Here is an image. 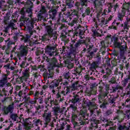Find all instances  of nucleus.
I'll list each match as a JSON object with an SVG mask.
<instances>
[{"mask_svg": "<svg viewBox=\"0 0 130 130\" xmlns=\"http://www.w3.org/2000/svg\"><path fill=\"white\" fill-rule=\"evenodd\" d=\"M84 44L85 47H84L82 51L83 52H86L87 50V52H90L94 45L89 41L88 43H86L85 40L74 39L71 40V42L70 45L69 52L68 53V57L70 60L73 61L75 57H76V54L78 53L79 49L83 46Z\"/></svg>", "mask_w": 130, "mask_h": 130, "instance_id": "1", "label": "nucleus"}, {"mask_svg": "<svg viewBox=\"0 0 130 130\" xmlns=\"http://www.w3.org/2000/svg\"><path fill=\"white\" fill-rule=\"evenodd\" d=\"M61 86L63 87L65 91H67L66 94H70L73 91H75L78 89V87H80L81 85L79 84V81H76L73 83L72 85L69 84L68 81L63 82L60 79L54 80L49 85V89L52 90L53 94H55V91L57 89H61Z\"/></svg>", "mask_w": 130, "mask_h": 130, "instance_id": "2", "label": "nucleus"}, {"mask_svg": "<svg viewBox=\"0 0 130 130\" xmlns=\"http://www.w3.org/2000/svg\"><path fill=\"white\" fill-rule=\"evenodd\" d=\"M78 105L76 104H71L70 107L72 110V121H79L80 125H84L86 124V120H87V118L86 117L87 115V112L85 111H83L82 110H80L79 114L78 116L75 113V111H76L78 109Z\"/></svg>", "mask_w": 130, "mask_h": 130, "instance_id": "3", "label": "nucleus"}, {"mask_svg": "<svg viewBox=\"0 0 130 130\" xmlns=\"http://www.w3.org/2000/svg\"><path fill=\"white\" fill-rule=\"evenodd\" d=\"M111 56L114 59V60L116 62H120V61H124L125 59V56H124V53H120L116 50H114L112 53H111Z\"/></svg>", "mask_w": 130, "mask_h": 130, "instance_id": "4", "label": "nucleus"}, {"mask_svg": "<svg viewBox=\"0 0 130 130\" xmlns=\"http://www.w3.org/2000/svg\"><path fill=\"white\" fill-rule=\"evenodd\" d=\"M44 60H46L47 62H49L48 69L49 70H54L55 68H58V62H57V59L56 58H48V57H44Z\"/></svg>", "mask_w": 130, "mask_h": 130, "instance_id": "5", "label": "nucleus"}, {"mask_svg": "<svg viewBox=\"0 0 130 130\" xmlns=\"http://www.w3.org/2000/svg\"><path fill=\"white\" fill-rule=\"evenodd\" d=\"M25 7L23 8L25 12L30 15L28 16L31 18L32 17V12L33 9V3L32 2H35V0H26Z\"/></svg>", "mask_w": 130, "mask_h": 130, "instance_id": "6", "label": "nucleus"}, {"mask_svg": "<svg viewBox=\"0 0 130 130\" xmlns=\"http://www.w3.org/2000/svg\"><path fill=\"white\" fill-rule=\"evenodd\" d=\"M53 36V26L52 25H46L45 26V34L42 37L43 41L45 40V37H49L51 38Z\"/></svg>", "mask_w": 130, "mask_h": 130, "instance_id": "7", "label": "nucleus"}, {"mask_svg": "<svg viewBox=\"0 0 130 130\" xmlns=\"http://www.w3.org/2000/svg\"><path fill=\"white\" fill-rule=\"evenodd\" d=\"M57 11H58V7H52L51 9L48 11V14L47 17L46 19H50L51 20H55L56 17V14H57Z\"/></svg>", "mask_w": 130, "mask_h": 130, "instance_id": "8", "label": "nucleus"}, {"mask_svg": "<svg viewBox=\"0 0 130 130\" xmlns=\"http://www.w3.org/2000/svg\"><path fill=\"white\" fill-rule=\"evenodd\" d=\"M51 111H49L48 108L44 111V114H43V117L45 121V125H48L49 123L51 121Z\"/></svg>", "mask_w": 130, "mask_h": 130, "instance_id": "9", "label": "nucleus"}, {"mask_svg": "<svg viewBox=\"0 0 130 130\" xmlns=\"http://www.w3.org/2000/svg\"><path fill=\"white\" fill-rule=\"evenodd\" d=\"M20 122L23 123V125L25 127L26 129L29 130L31 129L33 127V123L31 121H29V119L25 118L24 119V117H19Z\"/></svg>", "mask_w": 130, "mask_h": 130, "instance_id": "10", "label": "nucleus"}, {"mask_svg": "<svg viewBox=\"0 0 130 130\" xmlns=\"http://www.w3.org/2000/svg\"><path fill=\"white\" fill-rule=\"evenodd\" d=\"M109 85L107 84L106 85V91H103L102 89H100L99 90L100 93L99 95L97 96L98 99L99 100H102V99H105L106 97H108V94H109Z\"/></svg>", "mask_w": 130, "mask_h": 130, "instance_id": "11", "label": "nucleus"}, {"mask_svg": "<svg viewBox=\"0 0 130 130\" xmlns=\"http://www.w3.org/2000/svg\"><path fill=\"white\" fill-rule=\"evenodd\" d=\"M90 116L93 117V118H98V119H100L102 121H105V119L104 118H102L101 111L95 109L90 110Z\"/></svg>", "mask_w": 130, "mask_h": 130, "instance_id": "12", "label": "nucleus"}, {"mask_svg": "<svg viewBox=\"0 0 130 130\" xmlns=\"http://www.w3.org/2000/svg\"><path fill=\"white\" fill-rule=\"evenodd\" d=\"M28 46H24L21 45L20 47L19 53L17 54L19 59H21V57L23 56H26L28 54Z\"/></svg>", "mask_w": 130, "mask_h": 130, "instance_id": "13", "label": "nucleus"}, {"mask_svg": "<svg viewBox=\"0 0 130 130\" xmlns=\"http://www.w3.org/2000/svg\"><path fill=\"white\" fill-rule=\"evenodd\" d=\"M59 101H57L52 99L51 98V95H48V98H45V103L47 106H49V107H52V106H54V105H57Z\"/></svg>", "mask_w": 130, "mask_h": 130, "instance_id": "14", "label": "nucleus"}, {"mask_svg": "<svg viewBox=\"0 0 130 130\" xmlns=\"http://www.w3.org/2000/svg\"><path fill=\"white\" fill-rule=\"evenodd\" d=\"M23 99L24 100L25 105L26 106L29 105L32 106V105H36L37 104V101H36V98L34 99H31L28 95H24Z\"/></svg>", "mask_w": 130, "mask_h": 130, "instance_id": "15", "label": "nucleus"}, {"mask_svg": "<svg viewBox=\"0 0 130 130\" xmlns=\"http://www.w3.org/2000/svg\"><path fill=\"white\" fill-rule=\"evenodd\" d=\"M127 11H128V6H126V5H124L121 12H119L117 14L118 21H123V18L125 17V13H126Z\"/></svg>", "mask_w": 130, "mask_h": 130, "instance_id": "16", "label": "nucleus"}, {"mask_svg": "<svg viewBox=\"0 0 130 130\" xmlns=\"http://www.w3.org/2000/svg\"><path fill=\"white\" fill-rule=\"evenodd\" d=\"M15 107H14V104L8 105V106H4L2 108V111L3 112L4 115H8L9 113L12 114L14 112V109Z\"/></svg>", "mask_w": 130, "mask_h": 130, "instance_id": "17", "label": "nucleus"}, {"mask_svg": "<svg viewBox=\"0 0 130 130\" xmlns=\"http://www.w3.org/2000/svg\"><path fill=\"white\" fill-rule=\"evenodd\" d=\"M93 2L94 5V8L100 12L102 11L103 10V3H105V0H91Z\"/></svg>", "mask_w": 130, "mask_h": 130, "instance_id": "18", "label": "nucleus"}, {"mask_svg": "<svg viewBox=\"0 0 130 130\" xmlns=\"http://www.w3.org/2000/svg\"><path fill=\"white\" fill-rule=\"evenodd\" d=\"M81 2H76L75 4V7L78 12H81L83 13L84 11V6L86 5V2L87 0H81Z\"/></svg>", "mask_w": 130, "mask_h": 130, "instance_id": "19", "label": "nucleus"}, {"mask_svg": "<svg viewBox=\"0 0 130 130\" xmlns=\"http://www.w3.org/2000/svg\"><path fill=\"white\" fill-rule=\"evenodd\" d=\"M66 93H67V90H63L61 92H58L56 94V99H55V100H56L57 101H59L58 102V104L60 103V102H62V101L64 100V99H63V96H66L68 94Z\"/></svg>", "mask_w": 130, "mask_h": 130, "instance_id": "20", "label": "nucleus"}, {"mask_svg": "<svg viewBox=\"0 0 130 130\" xmlns=\"http://www.w3.org/2000/svg\"><path fill=\"white\" fill-rule=\"evenodd\" d=\"M75 32L76 34H78L79 38H80L79 39H83L82 36L84 35V33H85V28L82 25H79L75 29Z\"/></svg>", "mask_w": 130, "mask_h": 130, "instance_id": "21", "label": "nucleus"}, {"mask_svg": "<svg viewBox=\"0 0 130 130\" xmlns=\"http://www.w3.org/2000/svg\"><path fill=\"white\" fill-rule=\"evenodd\" d=\"M79 15V11L77 10L74 9L73 10L71 14V12H69L68 14L66 16V19H65L66 21H71L73 19V16H76L78 17Z\"/></svg>", "mask_w": 130, "mask_h": 130, "instance_id": "22", "label": "nucleus"}, {"mask_svg": "<svg viewBox=\"0 0 130 130\" xmlns=\"http://www.w3.org/2000/svg\"><path fill=\"white\" fill-rule=\"evenodd\" d=\"M66 5L63 6V11H67V9H72L74 8V1L73 0H66Z\"/></svg>", "mask_w": 130, "mask_h": 130, "instance_id": "23", "label": "nucleus"}, {"mask_svg": "<svg viewBox=\"0 0 130 130\" xmlns=\"http://www.w3.org/2000/svg\"><path fill=\"white\" fill-rule=\"evenodd\" d=\"M55 50V47L54 46H47L45 52L50 55V56H52L53 54H54V51L53 50Z\"/></svg>", "mask_w": 130, "mask_h": 130, "instance_id": "24", "label": "nucleus"}, {"mask_svg": "<svg viewBox=\"0 0 130 130\" xmlns=\"http://www.w3.org/2000/svg\"><path fill=\"white\" fill-rule=\"evenodd\" d=\"M71 103L73 104H78L81 102V99L80 96L78 94H74L72 96V99L71 100Z\"/></svg>", "mask_w": 130, "mask_h": 130, "instance_id": "25", "label": "nucleus"}, {"mask_svg": "<svg viewBox=\"0 0 130 130\" xmlns=\"http://www.w3.org/2000/svg\"><path fill=\"white\" fill-rule=\"evenodd\" d=\"M53 70V69H49V68H48L49 73L48 72H47V71H46L43 73V76L45 78V79H49V78H52V77L53 76V73L50 71Z\"/></svg>", "mask_w": 130, "mask_h": 130, "instance_id": "26", "label": "nucleus"}, {"mask_svg": "<svg viewBox=\"0 0 130 130\" xmlns=\"http://www.w3.org/2000/svg\"><path fill=\"white\" fill-rule=\"evenodd\" d=\"M99 100V103H100V104H101L100 105V108H102V109H105V108H106L107 106L108 105V103H107V102H106V101L105 100V99H102V100Z\"/></svg>", "mask_w": 130, "mask_h": 130, "instance_id": "27", "label": "nucleus"}, {"mask_svg": "<svg viewBox=\"0 0 130 130\" xmlns=\"http://www.w3.org/2000/svg\"><path fill=\"white\" fill-rule=\"evenodd\" d=\"M119 24H120V23L116 22V19H115L112 23V25L108 27V30H111V29H113V30H117V26H118Z\"/></svg>", "mask_w": 130, "mask_h": 130, "instance_id": "28", "label": "nucleus"}, {"mask_svg": "<svg viewBox=\"0 0 130 130\" xmlns=\"http://www.w3.org/2000/svg\"><path fill=\"white\" fill-rule=\"evenodd\" d=\"M54 107L52 108L55 115H57L58 113H60V106L59 104L57 103V105H54Z\"/></svg>", "mask_w": 130, "mask_h": 130, "instance_id": "29", "label": "nucleus"}, {"mask_svg": "<svg viewBox=\"0 0 130 130\" xmlns=\"http://www.w3.org/2000/svg\"><path fill=\"white\" fill-rule=\"evenodd\" d=\"M8 83V75L4 74L2 76V78L0 80V84L2 86H5Z\"/></svg>", "mask_w": 130, "mask_h": 130, "instance_id": "30", "label": "nucleus"}, {"mask_svg": "<svg viewBox=\"0 0 130 130\" xmlns=\"http://www.w3.org/2000/svg\"><path fill=\"white\" fill-rule=\"evenodd\" d=\"M33 124L35 125L36 126H38L37 128L36 129V130H40V127L38 126L41 124V125H42V121L41 120L38 119L34 120L33 121Z\"/></svg>", "mask_w": 130, "mask_h": 130, "instance_id": "31", "label": "nucleus"}, {"mask_svg": "<svg viewBox=\"0 0 130 130\" xmlns=\"http://www.w3.org/2000/svg\"><path fill=\"white\" fill-rule=\"evenodd\" d=\"M99 30V27H98V24L97 23H95L94 26L92 27V32L93 33L95 36H98L99 35V33L97 31Z\"/></svg>", "mask_w": 130, "mask_h": 130, "instance_id": "32", "label": "nucleus"}, {"mask_svg": "<svg viewBox=\"0 0 130 130\" xmlns=\"http://www.w3.org/2000/svg\"><path fill=\"white\" fill-rule=\"evenodd\" d=\"M99 123H100L99 120H96V119H91V125L92 127H98Z\"/></svg>", "mask_w": 130, "mask_h": 130, "instance_id": "33", "label": "nucleus"}, {"mask_svg": "<svg viewBox=\"0 0 130 130\" xmlns=\"http://www.w3.org/2000/svg\"><path fill=\"white\" fill-rule=\"evenodd\" d=\"M129 23H130V18L127 17L126 18V20L124 23V30H128L129 27Z\"/></svg>", "mask_w": 130, "mask_h": 130, "instance_id": "34", "label": "nucleus"}, {"mask_svg": "<svg viewBox=\"0 0 130 130\" xmlns=\"http://www.w3.org/2000/svg\"><path fill=\"white\" fill-rule=\"evenodd\" d=\"M65 64L68 69H71L74 68V63H72L70 60H66L65 61Z\"/></svg>", "mask_w": 130, "mask_h": 130, "instance_id": "35", "label": "nucleus"}, {"mask_svg": "<svg viewBox=\"0 0 130 130\" xmlns=\"http://www.w3.org/2000/svg\"><path fill=\"white\" fill-rule=\"evenodd\" d=\"M116 100V97L114 96H110V98L108 99V101L110 104H115V101Z\"/></svg>", "mask_w": 130, "mask_h": 130, "instance_id": "36", "label": "nucleus"}, {"mask_svg": "<svg viewBox=\"0 0 130 130\" xmlns=\"http://www.w3.org/2000/svg\"><path fill=\"white\" fill-rule=\"evenodd\" d=\"M114 46L115 48H120V46H121V43L117 42V39H116L114 40Z\"/></svg>", "mask_w": 130, "mask_h": 130, "instance_id": "37", "label": "nucleus"}, {"mask_svg": "<svg viewBox=\"0 0 130 130\" xmlns=\"http://www.w3.org/2000/svg\"><path fill=\"white\" fill-rule=\"evenodd\" d=\"M35 108L37 111V112H39V111H40V109H41V108H43V107H44V106H43V105L41 106L40 105L37 104V105H34Z\"/></svg>", "mask_w": 130, "mask_h": 130, "instance_id": "38", "label": "nucleus"}, {"mask_svg": "<svg viewBox=\"0 0 130 130\" xmlns=\"http://www.w3.org/2000/svg\"><path fill=\"white\" fill-rule=\"evenodd\" d=\"M129 128L128 127L126 126L125 125H121L120 124L118 127L117 129L118 130H127Z\"/></svg>", "mask_w": 130, "mask_h": 130, "instance_id": "39", "label": "nucleus"}, {"mask_svg": "<svg viewBox=\"0 0 130 130\" xmlns=\"http://www.w3.org/2000/svg\"><path fill=\"white\" fill-rule=\"evenodd\" d=\"M112 88L113 89V92H117V91H119V90H121L122 89V87L118 85H117L114 87H112Z\"/></svg>", "mask_w": 130, "mask_h": 130, "instance_id": "40", "label": "nucleus"}, {"mask_svg": "<svg viewBox=\"0 0 130 130\" xmlns=\"http://www.w3.org/2000/svg\"><path fill=\"white\" fill-rule=\"evenodd\" d=\"M23 40H24V43H29L30 42V36L26 35L25 37H23Z\"/></svg>", "mask_w": 130, "mask_h": 130, "instance_id": "41", "label": "nucleus"}, {"mask_svg": "<svg viewBox=\"0 0 130 130\" xmlns=\"http://www.w3.org/2000/svg\"><path fill=\"white\" fill-rule=\"evenodd\" d=\"M94 52H97V49H95L93 51L88 52L87 57H89L90 59H92V58H93V54H94Z\"/></svg>", "mask_w": 130, "mask_h": 130, "instance_id": "42", "label": "nucleus"}, {"mask_svg": "<svg viewBox=\"0 0 130 130\" xmlns=\"http://www.w3.org/2000/svg\"><path fill=\"white\" fill-rule=\"evenodd\" d=\"M50 2L51 4V5H53L54 6L52 7H59L58 6H56V5H58V4H60V2H57V0H50Z\"/></svg>", "mask_w": 130, "mask_h": 130, "instance_id": "43", "label": "nucleus"}, {"mask_svg": "<svg viewBox=\"0 0 130 130\" xmlns=\"http://www.w3.org/2000/svg\"><path fill=\"white\" fill-rule=\"evenodd\" d=\"M128 82H129V80L128 78H124V80L122 81V85L123 87H126Z\"/></svg>", "mask_w": 130, "mask_h": 130, "instance_id": "44", "label": "nucleus"}, {"mask_svg": "<svg viewBox=\"0 0 130 130\" xmlns=\"http://www.w3.org/2000/svg\"><path fill=\"white\" fill-rule=\"evenodd\" d=\"M97 62L96 61L93 62L90 64V70H96V68H97Z\"/></svg>", "mask_w": 130, "mask_h": 130, "instance_id": "45", "label": "nucleus"}, {"mask_svg": "<svg viewBox=\"0 0 130 130\" xmlns=\"http://www.w3.org/2000/svg\"><path fill=\"white\" fill-rule=\"evenodd\" d=\"M99 22H101V25H104L105 26H106V24H108V21L105 20L104 18H102V19H99Z\"/></svg>", "mask_w": 130, "mask_h": 130, "instance_id": "46", "label": "nucleus"}, {"mask_svg": "<svg viewBox=\"0 0 130 130\" xmlns=\"http://www.w3.org/2000/svg\"><path fill=\"white\" fill-rule=\"evenodd\" d=\"M17 84H22L24 82V78L22 77H18L16 79Z\"/></svg>", "mask_w": 130, "mask_h": 130, "instance_id": "47", "label": "nucleus"}, {"mask_svg": "<svg viewBox=\"0 0 130 130\" xmlns=\"http://www.w3.org/2000/svg\"><path fill=\"white\" fill-rule=\"evenodd\" d=\"M78 21V18H74V19L71 21V22L69 23L70 26H71L72 27H73V26H74L75 24H77Z\"/></svg>", "mask_w": 130, "mask_h": 130, "instance_id": "48", "label": "nucleus"}, {"mask_svg": "<svg viewBox=\"0 0 130 130\" xmlns=\"http://www.w3.org/2000/svg\"><path fill=\"white\" fill-rule=\"evenodd\" d=\"M17 117H18V115L16 114L11 113L10 115V118L14 121H17Z\"/></svg>", "mask_w": 130, "mask_h": 130, "instance_id": "49", "label": "nucleus"}, {"mask_svg": "<svg viewBox=\"0 0 130 130\" xmlns=\"http://www.w3.org/2000/svg\"><path fill=\"white\" fill-rule=\"evenodd\" d=\"M36 101L39 102V104H43L44 103V101H43V98L42 97L40 98H36Z\"/></svg>", "mask_w": 130, "mask_h": 130, "instance_id": "50", "label": "nucleus"}, {"mask_svg": "<svg viewBox=\"0 0 130 130\" xmlns=\"http://www.w3.org/2000/svg\"><path fill=\"white\" fill-rule=\"evenodd\" d=\"M109 83L112 84H116V78L114 77H112L109 80Z\"/></svg>", "mask_w": 130, "mask_h": 130, "instance_id": "51", "label": "nucleus"}, {"mask_svg": "<svg viewBox=\"0 0 130 130\" xmlns=\"http://www.w3.org/2000/svg\"><path fill=\"white\" fill-rule=\"evenodd\" d=\"M70 72H68L63 74V78L66 80H69L70 79Z\"/></svg>", "mask_w": 130, "mask_h": 130, "instance_id": "52", "label": "nucleus"}, {"mask_svg": "<svg viewBox=\"0 0 130 130\" xmlns=\"http://www.w3.org/2000/svg\"><path fill=\"white\" fill-rule=\"evenodd\" d=\"M126 96L128 97L126 100V102H129L130 101V88H128V90H127L126 92Z\"/></svg>", "mask_w": 130, "mask_h": 130, "instance_id": "53", "label": "nucleus"}, {"mask_svg": "<svg viewBox=\"0 0 130 130\" xmlns=\"http://www.w3.org/2000/svg\"><path fill=\"white\" fill-rule=\"evenodd\" d=\"M120 49V53H124L125 51V45H121L120 47L119 48Z\"/></svg>", "mask_w": 130, "mask_h": 130, "instance_id": "54", "label": "nucleus"}, {"mask_svg": "<svg viewBox=\"0 0 130 130\" xmlns=\"http://www.w3.org/2000/svg\"><path fill=\"white\" fill-rule=\"evenodd\" d=\"M8 27H9V28H11L12 30H14V29H15V23L13 22H10L8 24Z\"/></svg>", "mask_w": 130, "mask_h": 130, "instance_id": "55", "label": "nucleus"}, {"mask_svg": "<svg viewBox=\"0 0 130 130\" xmlns=\"http://www.w3.org/2000/svg\"><path fill=\"white\" fill-rule=\"evenodd\" d=\"M39 70L41 71V72H47V70H46V69L44 68V67L42 65H40L39 66Z\"/></svg>", "mask_w": 130, "mask_h": 130, "instance_id": "56", "label": "nucleus"}, {"mask_svg": "<svg viewBox=\"0 0 130 130\" xmlns=\"http://www.w3.org/2000/svg\"><path fill=\"white\" fill-rule=\"evenodd\" d=\"M20 13L21 14V18L22 19H25V14H26V11L23 9L20 11Z\"/></svg>", "mask_w": 130, "mask_h": 130, "instance_id": "57", "label": "nucleus"}, {"mask_svg": "<svg viewBox=\"0 0 130 130\" xmlns=\"http://www.w3.org/2000/svg\"><path fill=\"white\" fill-rule=\"evenodd\" d=\"M74 75L75 77L76 78V79H77V80H78V79H79V78H80V76H81V72H76L74 73Z\"/></svg>", "mask_w": 130, "mask_h": 130, "instance_id": "58", "label": "nucleus"}, {"mask_svg": "<svg viewBox=\"0 0 130 130\" xmlns=\"http://www.w3.org/2000/svg\"><path fill=\"white\" fill-rule=\"evenodd\" d=\"M40 13H42V14H46V9H45V7L43 6L41 8V9L40 11Z\"/></svg>", "mask_w": 130, "mask_h": 130, "instance_id": "59", "label": "nucleus"}, {"mask_svg": "<svg viewBox=\"0 0 130 130\" xmlns=\"http://www.w3.org/2000/svg\"><path fill=\"white\" fill-rule=\"evenodd\" d=\"M113 112L111 110H108L106 112V115L107 116H109V115H111L112 114Z\"/></svg>", "mask_w": 130, "mask_h": 130, "instance_id": "60", "label": "nucleus"}, {"mask_svg": "<svg viewBox=\"0 0 130 130\" xmlns=\"http://www.w3.org/2000/svg\"><path fill=\"white\" fill-rule=\"evenodd\" d=\"M64 128V123H62L60 124V127H58L57 130H63Z\"/></svg>", "mask_w": 130, "mask_h": 130, "instance_id": "61", "label": "nucleus"}, {"mask_svg": "<svg viewBox=\"0 0 130 130\" xmlns=\"http://www.w3.org/2000/svg\"><path fill=\"white\" fill-rule=\"evenodd\" d=\"M34 98H39V91H36L35 93H34Z\"/></svg>", "mask_w": 130, "mask_h": 130, "instance_id": "62", "label": "nucleus"}, {"mask_svg": "<svg viewBox=\"0 0 130 130\" xmlns=\"http://www.w3.org/2000/svg\"><path fill=\"white\" fill-rule=\"evenodd\" d=\"M112 9H113V5L110 4V6L108 8V13H111V10Z\"/></svg>", "mask_w": 130, "mask_h": 130, "instance_id": "63", "label": "nucleus"}, {"mask_svg": "<svg viewBox=\"0 0 130 130\" xmlns=\"http://www.w3.org/2000/svg\"><path fill=\"white\" fill-rule=\"evenodd\" d=\"M13 44H14V42H13V41H9L7 43V48H10V47H11V45H13Z\"/></svg>", "mask_w": 130, "mask_h": 130, "instance_id": "64", "label": "nucleus"}]
</instances>
